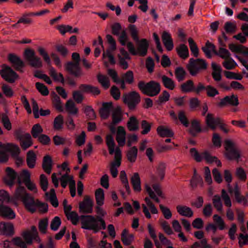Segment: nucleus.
Here are the masks:
<instances>
[{
	"label": "nucleus",
	"instance_id": "obj_1",
	"mask_svg": "<svg viewBox=\"0 0 248 248\" xmlns=\"http://www.w3.org/2000/svg\"><path fill=\"white\" fill-rule=\"evenodd\" d=\"M66 216L75 225H76L80 220L82 229L93 231L94 233L106 229V222L100 216H97L95 217L92 215H81L79 217L75 211L71 212Z\"/></svg>",
	"mask_w": 248,
	"mask_h": 248
},
{
	"label": "nucleus",
	"instance_id": "obj_2",
	"mask_svg": "<svg viewBox=\"0 0 248 248\" xmlns=\"http://www.w3.org/2000/svg\"><path fill=\"white\" fill-rule=\"evenodd\" d=\"M6 176L4 178L5 183L10 187H12L15 184V181L17 180L18 186L16 188L15 194V199L18 197V195H22L27 193L25 187L22 186V181L21 177L13 169L7 167L6 169Z\"/></svg>",
	"mask_w": 248,
	"mask_h": 248
},
{
	"label": "nucleus",
	"instance_id": "obj_3",
	"mask_svg": "<svg viewBox=\"0 0 248 248\" xmlns=\"http://www.w3.org/2000/svg\"><path fill=\"white\" fill-rule=\"evenodd\" d=\"M218 41L220 45L222 46L219 48L218 52L216 50L215 46L209 41H207L205 46L202 47V50L208 58H212L211 52H213L214 54L219 55L222 59L227 60L230 59L231 58L230 52L226 48L223 47L226 46L225 44L223 42L220 37L218 38Z\"/></svg>",
	"mask_w": 248,
	"mask_h": 248
},
{
	"label": "nucleus",
	"instance_id": "obj_4",
	"mask_svg": "<svg viewBox=\"0 0 248 248\" xmlns=\"http://www.w3.org/2000/svg\"><path fill=\"white\" fill-rule=\"evenodd\" d=\"M138 87L141 93L150 97L158 95L161 90L160 84L154 80L147 83L142 80L140 81Z\"/></svg>",
	"mask_w": 248,
	"mask_h": 248
},
{
	"label": "nucleus",
	"instance_id": "obj_5",
	"mask_svg": "<svg viewBox=\"0 0 248 248\" xmlns=\"http://www.w3.org/2000/svg\"><path fill=\"white\" fill-rule=\"evenodd\" d=\"M207 68V63L206 61L202 59L198 58L194 59L192 58L189 60L186 65V68L190 74L192 76H196L202 71L205 70Z\"/></svg>",
	"mask_w": 248,
	"mask_h": 248
},
{
	"label": "nucleus",
	"instance_id": "obj_6",
	"mask_svg": "<svg viewBox=\"0 0 248 248\" xmlns=\"http://www.w3.org/2000/svg\"><path fill=\"white\" fill-rule=\"evenodd\" d=\"M16 200H21L25 209L31 214L36 212L38 200H35L32 196L28 193L22 195L20 194L18 197L15 198Z\"/></svg>",
	"mask_w": 248,
	"mask_h": 248
},
{
	"label": "nucleus",
	"instance_id": "obj_7",
	"mask_svg": "<svg viewBox=\"0 0 248 248\" xmlns=\"http://www.w3.org/2000/svg\"><path fill=\"white\" fill-rule=\"evenodd\" d=\"M72 58L75 61V62H67L65 65V69L71 75L75 77L78 78L82 75L81 70L79 66V62L80 60L79 54L74 52L72 53Z\"/></svg>",
	"mask_w": 248,
	"mask_h": 248
},
{
	"label": "nucleus",
	"instance_id": "obj_8",
	"mask_svg": "<svg viewBox=\"0 0 248 248\" xmlns=\"http://www.w3.org/2000/svg\"><path fill=\"white\" fill-rule=\"evenodd\" d=\"M190 153L197 162H200L202 158H204L208 163L215 162L218 167L221 166L220 161L217 157L212 156L207 151L202 152V154H200L196 148H192L190 150Z\"/></svg>",
	"mask_w": 248,
	"mask_h": 248
},
{
	"label": "nucleus",
	"instance_id": "obj_9",
	"mask_svg": "<svg viewBox=\"0 0 248 248\" xmlns=\"http://www.w3.org/2000/svg\"><path fill=\"white\" fill-rule=\"evenodd\" d=\"M24 56L28 63L32 67L40 68L43 66L41 59L36 56L35 51L30 48H27L24 52Z\"/></svg>",
	"mask_w": 248,
	"mask_h": 248
},
{
	"label": "nucleus",
	"instance_id": "obj_10",
	"mask_svg": "<svg viewBox=\"0 0 248 248\" xmlns=\"http://www.w3.org/2000/svg\"><path fill=\"white\" fill-rule=\"evenodd\" d=\"M10 151L13 157H17L20 153L19 148L17 146H14L11 149L9 146L5 145L0 142V162L5 163L9 159L7 152Z\"/></svg>",
	"mask_w": 248,
	"mask_h": 248
},
{
	"label": "nucleus",
	"instance_id": "obj_11",
	"mask_svg": "<svg viewBox=\"0 0 248 248\" xmlns=\"http://www.w3.org/2000/svg\"><path fill=\"white\" fill-rule=\"evenodd\" d=\"M123 98L124 102L131 110L135 109L140 101V96L136 91H132L128 94L124 95Z\"/></svg>",
	"mask_w": 248,
	"mask_h": 248
},
{
	"label": "nucleus",
	"instance_id": "obj_12",
	"mask_svg": "<svg viewBox=\"0 0 248 248\" xmlns=\"http://www.w3.org/2000/svg\"><path fill=\"white\" fill-rule=\"evenodd\" d=\"M226 156L229 160H235L238 162L241 157L240 151L235 148L234 143L230 140L225 141Z\"/></svg>",
	"mask_w": 248,
	"mask_h": 248
},
{
	"label": "nucleus",
	"instance_id": "obj_13",
	"mask_svg": "<svg viewBox=\"0 0 248 248\" xmlns=\"http://www.w3.org/2000/svg\"><path fill=\"white\" fill-rule=\"evenodd\" d=\"M1 77L9 83H14L18 78V74L15 72L10 66L4 64L2 65V69L0 70Z\"/></svg>",
	"mask_w": 248,
	"mask_h": 248
},
{
	"label": "nucleus",
	"instance_id": "obj_14",
	"mask_svg": "<svg viewBox=\"0 0 248 248\" xmlns=\"http://www.w3.org/2000/svg\"><path fill=\"white\" fill-rule=\"evenodd\" d=\"M206 123L208 126L213 130H215L217 125H218L225 133L229 132V130L224 127V124L222 123V120L219 117L214 118L212 114L210 113L207 114L206 116Z\"/></svg>",
	"mask_w": 248,
	"mask_h": 248
},
{
	"label": "nucleus",
	"instance_id": "obj_15",
	"mask_svg": "<svg viewBox=\"0 0 248 248\" xmlns=\"http://www.w3.org/2000/svg\"><path fill=\"white\" fill-rule=\"evenodd\" d=\"M23 237L26 243L22 240V239L19 237H16L13 238L12 242L14 244L20 248H27V244H31L32 243L33 235L29 231L24 232L23 233Z\"/></svg>",
	"mask_w": 248,
	"mask_h": 248
},
{
	"label": "nucleus",
	"instance_id": "obj_16",
	"mask_svg": "<svg viewBox=\"0 0 248 248\" xmlns=\"http://www.w3.org/2000/svg\"><path fill=\"white\" fill-rule=\"evenodd\" d=\"M93 202L91 198L86 196L82 202L79 203L80 213L83 214L92 213L93 212Z\"/></svg>",
	"mask_w": 248,
	"mask_h": 248
},
{
	"label": "nucleus",
	"instance_id": "obj_17",
	"mask_svg": "<svg viewBox=\"0 0 248 248\" xmlns=\"http://www.w3.org/2000/svg\"><path fill=\"white\" fill-rule=\"evenodd\" d=\"M8 61L12 63L13 67L17 71H20L25 66L23 61L17 55L10 53L8 56Z\"/></svg>",
	"mask_w": 248,
	"mask_h": 248
},
{
	"label": "nucleus",
	"instance_id": "obj_18",
	"mask_svg": "<svg viewBox=\"0 0 248 248\" xmlns=\"http://www.w3.org/2000/svg\"><path fill=\"white\" fill-rule=\"evenodd\" d=\"M118 37V41L122 46H127L129 52L133 55H137V52L134 46V44L131 42H129L128 36H123L117 35Z\"/></svg>",
	"mask_w": 248,
	"mask_h": 248
},
{
	"label": "nucleus",
	"instance_id": "obj_19",
	"mask_svg": "<svg viewBox=\"0 0 248 248\" xmlns=\"http://www.w3.org/2000/svg\"><path fill=\"white\" fill-rule=\"evenodd\" d=\"M14 233V226L12 224L0 222V235L12 236Z\"/></svg>",
	"mask_w": 248,
	"mask_h": 248
},
{
	"label": "nucleus",
	"instance_id": "obj_20",
	"mask_svg": "<svg viewBox=\"0 0 248 248\" xmlns=\"http://www.w3.org/2000/svg\"><path fill=\"white\" fill-rule=\"evenodd\" d=\"M0 215L9 219H13L16 217V214L9 207L0 203Z\"/></svg>",
	"mask_w": 248,
	"mask_h": 248
},
{
	"label": "nucleus",
	"instance_id": "obj_21",
	"mask_svg": "<svg viewBox=\"0 0 248 248\" xmlns=\"http://www.w3.org/2000/svg\"><path fill=\"white\" fill-rule=\"evenodd\" d=\"M139 44L137 54H139L142 57H144L147 55L148 49L149 47V43L147 39H142L140 40H139V42H137Z\"/></svg>",
	"mask_w": 248,
	"mask_h": 248
},
{
	"label": "nucleus",
	"instance_id": "obj_22",
	"mask_svg": "<svg viewBox=\"0 0 248 248\" xmlns=\"http://www.w3.org/2000/svg\"><path fill=\"white\" fill-rule=\"evenodd\" d=\"M79 88L82 92L85 93H91L93 95H98L100 93L98 88L90 84H82L80 85Z\"/></svg>",
	"mask_w": 248,
	"mask_h": 248
},
{
	"label": "nucleus",
	"instance_id": "obj_23",
	"mask_svg": "<svg viewBox=\"0 0 248 248\" xmlns=\"http://www.w3.org/2000/svg\"><path fill=\"white\" fill-rule=\"evenodd\" d=\"M113 105L111 102L103 103L99 112L101 118L107 119L109 117Z\"/></svg>",
	"mask_w": 248,
	"mask_h": 248
},
{
	"label": "nucleus",
	"instance_id": "obj_24",
	"mask_svg": "<svg viewBox=\"0 0 248 248\" xmlns=\"http://www.w3.org/2000/svg\"><path fill=\"white\" fill-rule=\"evenodd\" d=\"M163 43L168 51L171 50L173 48V43L171 35L167 31H164L162 35Z\"/></svg>",
	"mask_w": 248,
	"mask_h": 248
},
{
	"label": "nucleus",
	"instance_id": "obj_25",
	"mask_svg": "<svg viewBox=\"0 0 248 248\" xmlns=\"http://www.w3.org/2000/svg\"><path fill=\"white\" fill-rule=\"evenodd\" d=\"M227 104L233 106H236L239 104L238 97L232 95V96H226L222 99L219 103L220 106H224Z\"/></svg>",
	"mask_w": 248,
	"mask_h": 248
},
{
	"label": "nucleus",
	"instance_id": "obj_26",
	"mask_svg": "<svg viewBox=\"0 0 248 248\" xmlns=\"http://www.w3.org/2000/svg\"><path fill=\"white\" fill-rule=\"evenodd\" d=\"M52 160L49 155H45L43 160L42 168L45 171L49 174L52 168Z\"/></svg>",
	"mask_w": 248,
	"mask_h": 248
},
{
	"label": "nucleus",
	"instance_id": "obj_27",
	"mask_svg": "<svg viewBox=\"0 0 248 248\" xmlns=\"http://www.w3.org/2000/svg\"><path fill=\"white\" fill-rule=\"evenodd\" d=\"M176 209L178 213L181 216L190 217L193 215V212L191 209L186 206L178 205Z\"/></svg>",
	"mask_w": 248,
	"mask_h": 248
},
{
	"label": "nucleus",
	"instance_id": "obj_28",
	"mask_svg": "<svg viewBox=\"0 0 248 248\" xmlns=\"http://www.w3.org/2000/svg\"><path fill=\"white\" fill-rule=\"evenodd\" d=\"M131 182L134 190L137 192H140L141 190L140 179L138 173L136 172L132 176Z\"/></svg>",
	"mask_w": 248,
	"mask_h": 248
},
{
	"label": "nucleus",
	"instance_id": "obj_29",
	"mask_svg": "<svg viewBox=\"0 0 248 248\" xmlns=\"http://www.w3.org/2000/svg\"><path fill=\"white\" fill-rule=\"evenodd\" d=\"M176 51L179 56L183 59H186L189 56V51L187 46L185 44H180L176 47Z\"/></svg>",
	"mask_w": 248,
	"mask_h": 248
},
{
	"label": "nucleus",
	"instance_id": "obj_30",
	"mask_svg": "<svg viewBox=\"0 0 248 248\" xmlns=\"http://www.w3.org/2000/svg\"><path fill=\"white\" fill-rule=\"evenodd\" d=\"M127 126L130 131H135L139 129V122L136 117L132 116L129 118L127 123Z\"/></svg>",
	"mask_w": 248,
	"mask_h": 248
},
{
	"label": "nucleus",
	"instance_id": "obj_31",
	"mask_svg": "<svg viewBox=\"0 0 248 248\" xmlns=\"http://www.w3.org/2000/svg\"><path fill=\"white\" fill-rule=\"evenodd\" d=\"M36 158V155L32 150H30L27 153L26 161L30 168L32 169L35 167Z\"/></svg>",
	"mask_w": 248,
	"mask_h": 248
},
{
	"label": "nucleus",
	"instance_id": "obj_32",
	"mask_svg": "<svg viewBox=\"0 0 248 248\" xmlns=\"http://www.w3.org/2000/svg\"><path fill=\"white\" fill-rule=\"evenodd\" d=\"M49 75L55 81L60 82L62 84L65 83V81L62 74L61 73H57L55 69L52 66L49 68Z\"/></svg>",
	"mask_w": 248,
	"mask_h": 248
},
{
	"label": "nucleus",
	"instance_id": "obj_33",
	"mask_svg": "<svg viewBox=\"0 0 248 248\" xmlns=\"http://www.w3.org/2000/svg\"><path fill=\"white\" fill-rule=\"evenodd\" d=\"M157 131L158 135L162 137H172L174 135L171 130L162 125L157 127Z\"/></svg>",
	"mask_w": 248,
	"mask_h": 248
},
{
	"label": "nucleus",
	"instance_id": "obj_34",
	"mask_svg": "<svg viewBox=\"0 0 248 248\" xmlns=\"http://www.w3.org/2000/svg\"><path fill=\"white\" fill-rule=\"evenodd\" d=\"M161 80L165 88L171 90L174 89L175 84L174 81L171 78L165 75H163L161 77Z\"/></svg>",
	"mask_w": 248,
	"mask_h": 248
},
{
	"label": "nucleus",
	"instance_id": "obj_35",
	"mask_svg": "<svg viewBox=\"0 0 248 248\" xmlns=\"http://www.w3.org/2000/svg\"><path fill=\"white\" fill-rule=\"evenodd\" d=\"M32 144L31 136L29 133L25 134L24 139L20 141V145L23 150H26Z\"/></svg>",
	"mask_w": 248,
	"mask_h": 248
},
{
	"label": "nucleus",
	"instance_id": "obj_36",
	"mask_svg": "<svg viewBox=\"0 0 248 248\" xmlns=\"http://www.w3.org/2000/svg\"><path fill=\"white\" fill-rule=\"evenodd\" d=\"M194 85V83L192 80H188L181 84V91L184 93L193 92Z\"/></svg>",
	"mask_w": 248,
	"mask_h": 248
},
{
	"label": "nucleus",
	"instance_id": "obj_37",
	"mask_svg": "<svg viewBox=\"0 0 248 248\" xmlns=\"http://www.w3.org/2000/svg\"><path fill=\"white\" fill-rule=\"evenodd\" d=\"M52 103L55 108L60 111L63 110V106L60 97L55 93H52Z\"/></svg>",
	"mask_w": 248,
	"mask_h": 248
},
{
	"label": "nucleus",
	"instance_id": "obj_38",
	"mask_svg": "<svg viewBox=\"0 0 248 248\" xmlns=\"http://www.w3.org/2000/svg\"><path fill=\"white\" fill-rule=\"evenodd\" d=\"M65 108L70 114L75 115L78 112V108L76 107L74 102L71 99L67 101L65 104Z\"/></svg>",
	"mask_w": 248,
	"mask_h": 248
},
{
	"label": "nucleus",
	"instance_id": "obj_39",
	"mask_svg": "<svg viewBox=\"0 0 248 248\" xmlns=\"http://www.w3.org/2000/svg\"><path fill=\"white\" fill-rule=\"evenodd\" d=\"M97 78L99 83L103 88L105 89L109 88L110 86V81L108 78L107 76L98 74L97 76Z\"/></svg>",
	"mask_w": 248,
	"mask_h": 248
},
{
	"label": "nucleus",
	"instance_id": "obj_40",
	"mask_svg": "<svg viewBox=\"0 0 248 248\" xmlns=\"http://www.w3.org/2000/svg\"><path fill=\"white\" fill-rule=\"evenodd\" d=\"M46 195L49 197L50 202L54 207H57L59 205L58 201L57 200L55 189L52 188L50 189V193L46 192Z\"/></svg>",
	"mask_w": 248,
	"mask_h": 248
},
{
	"label": "nucleus",
	"instance_id": "obj_41",
	"mask_svg": "<svg viewBox=\"0 0 248 248\" xmlns=\"http://www.w3.org/2000/svg\"><path fill=\"white\" fill-rule=\"evenodd\" d=\"M138 148L136 146L132 147L127 153V157L128 160L133 163L134 162L137 157Z\"/></svg>",
	"mask_w": 248,
	"mask_h": 248
},
{
	"label": "nucleus",
	"instance_id": "obj_42",
	"mask_svg": "<svg viewBox=\"0 0 248 248\" xmlns=\"http://www.w3.org/2000/svg\"><path fill=\"white\" fill-rule=\"evenodd\" d=\"M95 197L96 203L99 206H102L104 203V193L103 189L99 188L97 189L95 193Z\"/></svg>",
	"mask_w": 248,
	"mask_h": 248
},
{
	"label": "nucleus",
	"instance_id": "obj_43",
	"mask_svg": "<svg viewBox=\"0 0 248 248\" xmlns=\"http://www.w3.org/2000/svg\"><path fill=\"white\" fill-rule=\"evenodd\" d=\"M43 131V129L39 124H35L31 130V134L34 139H37L40 136Z\"/></svg>",
	"mask_w": 248,
	"mask_h": 248
},
{
	"label": "nucleus",
	"instance_id": "obj_44",
	"mask_svg": "<svg viewBox=\"0 0 248 248\" xmlns=\"http://www.w3.org/2000/svg\"><path fill=\"white\" fill-rule=\"evenodd\" d=\"M186 74V72L183 67H178L176 68L175 75L179 82H181L184 80Z\"/></svg>",
	"mask_w": 248,
	"mask_h": 248
},
{
	"label": "nucleus",
	"instance_id": "obj_45",
	"mask_svg": "<svg viewBox=\"0 0 248 248\" xmlns=\"http://www.w3.org/2000/svg\"><path fill=\"white\" fill-rule=\"evenodd\" d=\"M192 129L190 130V134L193 136H196L197 134L202 131L199 123L196 120H193L191 123Z\"/></svg>",
	"mask_w": 248,
	"mask_h": 248
},
{
	"label": "nucleus",
	"instance_id": "obj_46",
	"mask_svg": "<svg viewBox=\"0 0 248 248\" xmlns=\"http://www.w3.org/2000/svg\"><path fill=\"white\" fill-rule=\"evenodd\" d=\"M120 177L124 186L125 187L126 192L128 194L130 193V188L128 184L127 178L125 172L122 170L120 172Z\"/></svg>",
	"mask_w": 248,
	"mask_h": 248
},
{
	"label": "nucleus",
	"instance_id": "obj_47",
	"mask_svg": "<svg viewBox=\"0 0 248 248\" xmlns=\"http://www.w3.org/2000/svg\"><path fill=\"white\" fill-rule=\"evenodd\" d=\"M128 30L129 31L131 37L136 42H139V37L138 35V31L135 25L130 24L128 26Z\"/></svg>",
	"mask_w": 248,
	"mask_h": 248
},
{
	"label": "nucleus",
	"instance_id": "obj_48",
	"mask_svg": "<svg viewBox=\"0 0 248 248\" xmlns=\"http://www.w3.org/2000/svg\"><path fill=\"white\" fill-rule=\"evenodd\" d=\"M121 151L119 148H117L115 151V160L110 164V166L115 167L116 168L120 166L121 164Z\"/></svg>",
	"mask_w": 248,
	"mask_h": 248
},
{
	"label": "nucleus",
	"instance_id": "obj_49",
	"mask_svg": "<svg viewBox=\"0 0 248 248\" xmlns=\"http://www.w3.org/2000/svg\"><path fill=\"white\" fill-rule=\"evenodd\" d=\"M188 42L192 53L193 54L194 57H198L199 55V48L196 43L191 38H189L188 39Z\"/></svg>",
	"mask_w": 248,
	"mask_h": 248
},
{
	"label": "nucleus",
	"instance_id": "obj_50",
	"mask_svg": "<svg viewBox=\"0 0 248 248\" xmlns=\"http://www.w3.org/2000/svg\"><path fill=\"white\" fill-rule=\"evenodd\" d=\"M212 201L214 206L218 211L221 212L222 211L223 204L220 196L218 195H215Z\"/></svg>",
	"mask_w": 248,
	"mask_h": 248
},
{
	"label": "nucleus",
	"instance_id": "obj_51",
	"mask_svg": "<svg viewBox=\"0 0 248 248\" xmlns=\"http://www.w3.org/2000/svg\"><path fill=\"white\" fill-rule=\"evenodd\" d=\"M61 181V186L63 188H65L67 185L68 183H69V185L71 181H74L72 176L68 175V173H65L62 176L60 179Z\"/></svg>",
	"mask_w": 248,
	"mask_h": 248
},
{
	"label": "nucleus",
	"instance_id": "obj_52",
	"mask_svg": "<svg viewBox=\"0 0 248 248\" xmlns=\"http://www.w3.org/2000/svg\"><path fill=\"white\" fill-rule=\"evenodd\" d=\"M202 179L200 176L198 175H193L190 181V186L192 188H196L198 184L202 185Z\"/></svg>",
	"mask_w": 248,
	"mask_h": 248
},
{
	"label": "nucleus",
	"instance_id": "obj_53",
	"mask_svg": "<svg viewBox=\"0 0 248 248\" xmlns=\"http://www.w3.org/2000/svg\"><path fill=\"white\" fill-rule=\"evenodd\" d=\"M170 95L168 91H164L162 94L158 97L157 100H156V102L158 105H160L163 103L166 102L169 100Z\"/></svg>",
	"mask_w": 248,
	"mask_h": 248
},
{
	"label": "nucleus",
	"instance_id": "obj_54",
	"mask_svg": "<svg viewBox=\"0 0 248 248\" xmlns=\"http://www.w3.org/2000/svg\"><path fill=\"white\" fill-rule=\"evenodd\" d=\"M61 223L62 222L60 218L58 216H56L51 222L50 229L54 231H56L58 230Z\"/></svg>",
	"mask_w": 248,
	"mask_h": 248
},
{
	"label": "nucleus",
	"instance_id": "obj_55",
	"mask_svg": "<svg viewBox=\"0 0 248 248\" xmlns=\"http://www.w3.org/2000/svg\"><path fill=\"white\" fill-rule=\"evenodd\" d=\"M35 86L38 91L44 96L47 95L49 93V91L46 86L44 84L40 82H36Z\"/></svg>",
	"mask_w": 248,
	"mask_h": 248
},
{
	"label": "nucleus",
	"instance_id": "obj_56",
	"mask_svg": "<svg viewBox=\"0 0 248 248\" xmlns=\"http://www.w3.org/2000/svg\"><path fill=\"white\" fill-rule=\"evenodd\" d=\"M179 119L181 123L186 127L189 125V122L186 118L185 113L184 111L181 110L179 111L177 119Z\"/></svg>",
	"mask_w": 248,
	"mask_h": 248
},
{
	"label": "nucleus",
	"instance_id": "obj_57",
	"mask_svg": "<svg viewBox=\"0 0 248 248\" xmlns=\"http://www.w3.org/2000/svg\"><path fill=\"white\" fill-rule=\"evenodd\" d=\"M84 111L89 119L93 120L96 118L95 113L91 106H86L84 108Z\"/></svg>",
	"mask_w": 248,
	"mask_h": 248
},
{
	"label": "nucleus",
	"instance_id": "obj_58",
	"mask_svg": "<svg viewBox=\"0 0 248 248\" xmlns=\"http://www.w3.org/2000/svg\"><path fill=\"white\" fill-rule=\"evenodd\" d=\"M224 29L228 33H233L236 31V26L232 23L228 21L225 23Z\"/></svg>",
	"mask_w": 248,
	"mask_h": 248
},
{
	"label": "nucleus",
	"instance_id": "obj_59",
	"mask_svg": "<svg viewBox=\"0 0 248 248\" xmlns=\"http://www.w3.org/2000/svg\"><path fill=\"white\" fill-rule=\"evenodd\" d=\"M223 65L226 69L231 70L234 68L237 63L232 58H230L223 62Z\"/></svg>",
	"mask_w": 248,
	"mask_h": 248
},
{
	"label": "nucleus",
	"instance_id": "obj_60",
	"mask_svg": "<svg viewBox=\"0 0 248 248\" xmlns=\"http://www.w3.org/2000/svg\"><path fill=\"white\" fill-rule=\"evenodd\" d=\"M63 124V117L62 115L57 116L54 120V127L56 129H60L62 128Z\"/></svg>",
	"mask_w": 248,
	"mask_h": 248
},
{
	"label": "nucleus",
	"instance_id": "obj_61",
	"mask_svg": "<svg viewBox=\"0 0 248 248\" xmlns=\"http://www.w3.org/2000/svg\"><path fill=\"white\" fill-rule=\"evenodd\" d=\"M141 128L143 129L141 134L145 135L148 134L151 130V125L146 120H142L141 122Z\"/></svg>",
	"mask_w": 248,
	"mask_h": 248
},
{
	"label": "nucleus",
	"instance_id": "obj_62",
	"mask_svg": "<svg viewBox=\"0 0 248 248\" xmlns=\"http://www.w3.org/2000/svg\"><path fill=\"white\" fill-rule=\"evenodd\" d=\"M48 220L47 218H44L41 219L39 222V229L40 232L43 233L46 232V229L48 226Z\"/></svg>",
	"mask_w": 248,
	"mask_h": 248
},
{
	"label": "nucleus",
	"instance_id": "obj_63",
	"mask_svg": "<svg viewBox=\"0 0 248 248\" xmlns=\"http://www.w3.org/2000/svg\"><path fill=\"white\" fill-rule=\"evenodd\" d=\"M123 80L129 84H131L134 82V75L132 71H127L123 76Z\"/></svg>",
	"mask_w": 248,
	"mask_h": 248
},
{
	"label": "nucleus",
	"instance_id": "obj_64",
	"mask_svg": "<svg viewBox=\"0 0 248 248\" xmlns=\"http://www.w3.org/2000/svg\"><path fill=\"white\" fill-rule=\"evenodd\" d=\"M111 32L112 34L115 36L119 35L120 32L122 30V27L120 23L115 22L113 23L111 26Z\"/></svg>",
	"mask_w": 248,
	"mask_h": 248
}]
</instances>
